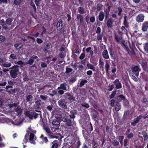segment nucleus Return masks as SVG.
Here are the masks:
<instances>
[{"instance_id":"nucleus-1","label":"nucleus","mask_w":148,"mask_h":148,"mask_svg":"<svg viewBox=\"0 0 148 148\" xmlns=\"http://www.w3.org/2000/svg\"><path fill=\"white\" fill-rule=\"evenodd\" d=\"M10 107H15V111L18 113V114L15 117L16 119L12 121L9 119H8L7 121V123L10 125L11 124L16 125H20L23 120V119L21 118V117L20 116V113L22 111L21 108L17 106L16 104L15 103L13 104L10 105Z\"/></svg>"},{"instance_id":"nucleus-2","label":"nucleus","mask_w":148,"mask_h":148,"mask_svg":"<svg viewBox=\"0 0 148 148\" xmlns=\"http://www.w3.org/2000/svg\"><path fill=\"white\" fill-rule=\"evenodd\" d=\"M10 69H13L10 71L11 75L13 78L16 77L17 75L19 73L18 66H13L12 68H10Z\"/></svg>"},{"instance_id":"nucleus-3","label":"nucleus","mask_w":148,"mask_h":148,"mask_svg":"<svg viewBox=\"0 0 148 148\" xmlns=\"http://www.w3.org/2000/svg\"><path fill=\"white\" fill-rule=\"evenodd\" d=\"M25 114V118L28 117L29 119H32L33 117L35 119H36L38 114L33 111H29L26 112Z\"/></svg>"},{"instance_id":"nucleus-4","label":"nucleus","mask_w":148,"mask_h":148,"mask_svg":"<svg viewBox=\"0 0 148 148\" xmlns=\"http://www.w3.org/2000/svg\"><path fill=\"white\" fill-rule=\"evenodd\" d=\"M144 16L143 14H140L138 15L136 17V20L137 22L141 23L143 22L144 20Z\"/></svg>"},{"instance_id":"nucleus-5","label":"nucleus","mask_w":148,"mask_h":148,"mask_svg":"<svg viewBox=\"0 0 148 148\" xmlns=\"http://www.w3.org/2000/svg\"><path fill=\"white\" fill-rule=\"evenodd\" d=\"M114 83L117 89H119L122 88V85L118 79H116L114 82Z\"/></svg>"},{"instance_id":"nucleus-6","label":"nucleus","mask_w":148,"mask_h":148,"mask_svg":"<svg viewBox=\"0 0 148 148\" xmlns=\"http://www.w3.org/2000/svg\"><path fill=\"white\" fill-rule=\"evenodd\" d=\"M132 69L133 72H138V73L136 74V75L137 77L138 76V72L140 71L139 67L137 66H135L132 67Z\"/></svg>"},{"instance_id":"nucleus-7","label":"nucleus","mask_w":148,"mask_h":148,"mask_svg":"<svg viewBox=\"0 0 148 148\" xmlns=\"http://www.w3.org/2000/svg\"><path fill=\"white\" fill-rule=\"evenodd\" d=\"M148 28V22H145L142 24V29L143 32L147 30Z\"/></svg>"},{"instance_id":"nucleus-8","label":"nucleus","mask_w":148,"mask_h":148,"mask_svg":"<svg viewBox=\"0 0 148 148\" xmlns=\"http://www.w3.org/2000/svg\"><path fill=\"white\" fill-rule=\"evenodd\" d=\"M58 103L59 106L61 108H63L65 109L66 108L67 106L64 103L62 100L59 101Z\"/></svg>"},{"instance_id":"nucleus-9","label":"nucleus","mask_w":148,"mask_h":148,"mask_svg":"<svg viewBox=\"0 0 148 148\" xmlns=\"http://www.w3.org/2000/svg\"><path fill=\"white\" fill-rule=\"evenodd\" d=\"M142 117V116L141 115H140L137 117L136 120H134V121L131 123L132 125L133 126H135L136 124L139 122V120Z\"/></svg>"},{"instance_id":"nucleus-10","label":"nucleus","mask_w":148,"mask_h":148,"mask_svg":"<svg viewBox=\"0 0 148 148\" xmlns=\"http://www.w3.org/2000/svg\"><path fill=\"white\" fill-rule=\"evenodd\" d=\"M102 55L103 57L106 59H108L109 58V56L108 55V52L107 50H104L102 52Z\"/></svg>"},{"instance_id":"nucleus-11","label":"nucleus","mask_w":148,"mask_h":148,"mask_svg":"<svg viewBox=\"0 0 148 148\" xmlns=\"http://www.w3.org/2000/svg\"><path fill=\"white\" fill-rule=\"evenodd\" d=\"M35 139L34 138V135L32 134H30L29 136V140L30 142L33 144L35 143V141H34Z\"/></svg>"},{"instance_id":"nucleus-12","label":"nucleus","mask_w":148,"mask_h":148,"mask_svg":"<svg viewBox=\"0 0 148 148\" xmlns=\"http://www.w3.org/2000/svg\"><path fill=\"white\" fill-rule=\"evenodd\" d=\"M104 14L103 12L101 11L100 12L99 16V19L101 21H102L104 18Z\"/></svg>"},{"instance_id":"nucleus-13","label":"nucleus","mask_w":148,"mask_h":148,"mask_svg":"<svg viewBox=\"0 0 148 148\" xmlns=\"http://www.w3.org/2000/svg\"><path fill=\"white\" fill-rule=\"evenodd\" d=\"M62 23L61 21H59L57 23L56 25L57 29L58 30H60L62 28Z\"/></svg>"},{"instance_id":"nucleus-14","label":"nucleus","mask_w":148,"mask_h":148,"mask_svg":"<svg viewBox=\"0 0 148 148\" xmlns=\"http://www.w3.org/2000/svg\"><path fill=\"white\" fill-rule=\"evenodd\" d=\"M87 66L88 69H91L95 71V67L92 64H88L87 65Z\"/></svg>"},{"instance_id":"nucleus-15","label":"nucleus","mask_w":148,"mask_h":148,"mask_svg":"<svg viewBox=\"0 0 148 148\" xmlns=\"http://www.w3.org/2000/svg\"><path fill=\"white\" fill-rule=\"evenodd\" d=\"M112 20L111 18L109 19L107 23V26L110 28L112 26Z\"/></svg>"},{"instance_id":"nucleus-16","label":"nucleus","mask_w":148,"mask_h":148,"mask_svg":"<svg viewBox=\"0 0 148 148\" xmlns=\"http://www.w3.org/2000/svg\"><path fill=\"white\" fill-rule=\"evenodd\" d=\"M66 84L65 83L61 84L60 86L58 87V89H62V90H65L66 89Z\"/></svg>"},{"instance_id":"nucleus-17","label":"nucleus","mask_w":148,"mask_h":148,"mask_svg":"<svg viewBox=\"0 0 148 148\" xmlns=\"http://www.w3.org/2000/svg\"><path fill=\"white\" fill-rule=\"evenodd\" d=\"M117 99H118L120 100H123L125 101V102H126V104L128 103V101L126 100H125L124 97L122 95H120L118 97Z\"/></svg>"},{"instance_id":"nucleus-18","label":"nucleus","mask_w":148,"mask_h":148,"mask_svg":"<svg viewBox=\"0 0 148 148\" xmlns=\"http://www.w3.org/2000/svg\"><path fill=\"white\" fill-rule=\"evenodd\" d=\"M52 124L57 126L59 127L60 125L59 122L56 119H54L52 121Z\"/></svg>"},{"instance_id":"nucleus-19","label":"nucleus","mask_w":148,"mask_h":148,"mask_svg":"<svg viewBox=\"0 0 148 148\" xmlns=\"http://www.w3.org/2000/svg\"><path fill=\"white\" fill-rule=\"evenodd\" d=\"M144 49L146 52L148 53V43L143 44Z\"/></svg>"},{"instance_id":"nucleus-20","label":"nucleus","mask_w":148,"mask_h":148,"mask_svg":"<svg viewBox=\"0 0 148 148\" xmlns=\"http://www.w3.org/2000/svg\"><path fill=\"white\" fill-rule=\"evenodd\" d=\"M11 66V63L8 62H6L5 63L4 62L3 64V66L6 67H9Z\"/></svg>"},{"instance_id":"nucleus-21","label":"nucleus","mask_w":148,"mask_h":148,"mask_svg":"<svg viewBox=\"0 0 148 148\" xmlns=\"http://www.w3.org/2000/svg\"><path fill=\"white\" fill-rule=\"evenodd\" d=\"M121 108L120 104L118 103H116V105L115 107V110L116 111H119Z\"/></svg>"},{"instance_id":"nucleus-22","label":"nucleus","mask_w":148,"mask_h":148,"mask_svg":"<svg viewBox=\"0 0 148 148\" xmlns=\"http://www.w3.org/2000/svg\"><path fill=\"white\" fill-rule=\"evenodd\" d=\"M86 51L87 53H89L91 55L93 54V52L91 50V48L90 47H89L86 49Z\"/></svg>"},{"instance_id":"nucleus-23","label":"nucleus","mask_w":148,"mask_h":148,"mask_svg":"<svg viewBox=\"0 0 148 148\" xmlns=\"http://www.w3.org/2000/svg\"><path fill=\"white\" fill-rule=\"evenodd\" d=\"M23 46L22 44H16L14 45V47L17 49H19L21 48Z\"/></svg>"},{"instance_id":"nucleus-24","label":"nucleus","mask_w":148,"mask_h":148,"mask_svg":"<svg viewBox=\"0 0 148 148\" xmlns=\"http://www.w3.org/2000/svg\"><path fill=\"white\" fill-rule=\"evenodd\" d=\"M17 64L21 65V66H24L27 64L26 62H23L21 61H19L18 62Z\"/></svg>"},{"instance_id":"nucleus-25","label":"nucleus","mask_w":148,"mask_h":148,"mask_svg":"<svg viewBox=\"0 0 148 148\" xmlns=\"http://www.w3.org/2000/svg\"><path fill=\"white\" fill-rule=\"evenodd\" d=\"M77 18L78 19L80 20V22H82L83 21V17L80 14H78L77 15Z\"/></svg>"},{"instance_id":"nucleus-26","label":"nucleus","mask_w":148,"mask_h":148,"mask_svg":"<svg viewBox=\"0 0 148 148\" xmlns=\"http://www.w3.org/2000/svg\"><path fill=\"white\" fill-rule=\"evenodd\" d=\"M103 7V5L101 4H98L97 5V9L98 10H101Z\"/></svg>"},{"instance_id":"nucleus-27","label":"nucleus","mask_w":148,"mask_h":148,"mask_svg":"<svg viewBox=\"0 0 148 148\" xmlns=\"http://www.w3.org/2000/svg\"><path fill=\"white\" fill-rule=\"evenodd\" d=\"M40 138L42 139V140L45 142L46 143L48 141L47 139V137H44L43 135H42L40 136Z\"/></svg>"},{"instance_id":"nucleus-28","label":"nucleus","mask_w":148,"mask_h":148,"mask_svg":"<svg viewBox=\"0 0 148 148\" xmlns=\"http://www.w3.org/2000/svg\"><path fill=\"white\" fill-rule=\"evenodd\" d=\"M87 82V81L86 80H82L80 84V86L82 87L84 85L85 83Z\"/></svg>"},{"instance_id":"nucleus-29","label":"nucleus","mask_w":148,"mask_h":148,"mask_svg":"<svg viewBox=\"0 0 148 148\" xmlns=\"http://www.w3.org/2000/svg\"><path fill=\"white\" fill-rule=\"evenodd\" d=\"M12 19L11 18H8L6 20V23L8 25H10L12 22Z\"/></svg>"},{"instance_id":"nucleus-30","label":"nucleus","mask_w":148,"mask_h":148,"mask_svg":"<svg viewBox=\"0 0 148 148\" xmlns=\"http://www.w3.org/2000/svg\"><path fill=\"white\" fill-rule=\"evenodd\" d=\"M110 67V66L108 63H106L105 65V68L106 69V71L107 72H108L109 70V69Z\"/></svg>"},{"instance_id":"nucleus-31","label":"nucleus","mask_w":148,"mask_h":148,"mask_svg":"<svg viewBox=\"0 0 148 148\" xmlns=\"http://www.w3.org/2000/svg\"><path fill=\"white\" fill-rule=\"evenodd\" d=\"M30 5L33 7V8L35 12L36 11V8L34 4V3L33 2L32 0H31V3H30Z\"/></svg>"},{"instance_id":"nucleus-32","label":"nucleus","mask_w":148,"mask_h":148,"mask_svg":"<svg viewBox=\"0 0 148 148\" xmlns=\"http://www.w3.org/2000/svg\"><path fill=\"white\" fill-rule=\"evenodd\" d=\"M34 62V60L31 58L29 60L28 62H26L27 64H29L30 65H31Z\"/></svg>"},{"instance_id":"nucleus-33","label":"nucleus","mask_w":148,"mask_h":148,"mask_svg":"<svg viewBox=\"0 0 148 148\" xmlns=\"http://www.w3.org/2000/svg\"><path fill=\"white\" fill-rule=\"evenodd\" d=\"M10 57V58H12V59H14L16 58L17 57L16 54H11Z\"/></svg>"},{"instance_id":"nucleus-34","label":"nucleus","mask_w":148,"mask_h":148,"mask_svg":"<svg viewBox=\"0 0 148 148\" xmlns=\"http://www.w3.org/2000/svg\"><path fill=\"white\" fill-rule=\"evenodd\" d=\"M140 63L141 64L143 67L145 66L146 65L147 62L145 60L140 61Z\"/></svg>"},{"instance_id":"nucleus-35","label":"nucleus","mask_w":148,"mask_h":148,"mask_svg":"<svg viewBox=\"0 0 148 148\" xmlns=\"http://www.w3.org/2000/svg\"><path fill=\"white\" fill-rule=\"evenodd\" d=\"M124 138L123 136H119V139L120 140V141L121 144L122 145L123 144V141Z\"/></svg>"},{"instance_id":"nucleus-36","label":"nucleus","mask_w":148,"mask_h":148,"mask_svg":"<svg viewBox=\"0 0 148 148\" xmlns=\"http://www.w3.org/2000/svg\"><path fill=\"white\" fill-rule=\"evenodd\" d=\"M28 137H27L26 135L25 136V138L23 143V145H24V144H25L27 142H28Z\"/></svg>"},{"instance_id":"nucleus-37","label":"nucleus","mask_w":148,"mask_h":148,"mask_svg":"<svg viewBox=\"0 0 148 148\" xmlns=\"http://www.w3.org/2000/svg\"><path fill=\"white\" fill-rule=\"evenodd\" d=\"M79 12L80 13H83L84 12V9L83 8L80 7L78 8Z\"/></svg>"},{"instance_id":"nucleus-38","label":"nucleus","mask_w":148,"mask_h":148,"mask_svg":"<svg viewBox=\"0 0 148 148\" xmlns=\"http://www.w3.org/2000/svg\"><path fill=\"white\" fill-rule=\"evenodd\" d=\"M21 0H15L14 1V3L16 5H18L21 3Z\"/></svg>"},{"instance_id":"nucleus-39","label":"nucleus","mask_w":148,"mask_h":148,"mask_svg":"<svg viewBox=\"0 0 148 148\" xmlns=\"http://www.w3.org/2000/svg\"><path fill=\"white\" fill-rule=\"evenodd\" d=\"M115 38L116 39V40L118 42H119L120 40L121 39L122 37H119L117 35H115Z\"/></svg>"},{"instance_id":"nucleus-40","label":"nucleus","mask_w":148,"mask_h":148,"mask_svg":"<svg viewBox=\"0 0 148 148\" xmlns=\"http://www.w3.org/2000/svg\"><path fill=\"white\" fill-rule=\"evenodd\" d=\"M58 146V144L55 143V142H53V145L52 146V148H57Z\"/></svg>"},{"instance_id":"nucleus-41","label":"nucleus","mask_w":148,"mask_h":148,"mask_svg":"<svg viewBox=\"0 0 148 148\" xmlns=\"http://www.w3.org/2000/svg\"><path fill=\"white\" fill-rule=\"evenodd\" d=\"M104 65V63L103 62L101 61V60H100L99 61V67L100 68H102L103 67V66Z\"/></svg>"},{"instance_id":"nucleus-42","label":"nucleus","mask_w":148,"mask_h":148,"mask_svg":"<svg viewBox=\"0 0 148 148\" xmlns=\"http://www.w3.org/2000/svg\"><path fill=\"white\" fill-rule=\"evenodd\" d=\"M44 129L47 133H50V129L49 127H44Z\"/></svg>"},{"instance_id":"nucleus-43","label":"nucleus","mask_w":148,"mask_h":148,"mask_svg":"<svg viewBox=\"0 0 148 148\" xmlns=\"http://www.w3.org/2000/svg\"><path fill=\"white\" fill-rule=\"evenodd\" d=\"M82 105L86 108H87L89 107V105L87 103H83L82 104Z\"/></svg>"},{"instance_id":"nucleus-44","label":"nucleus","mask_w":148,"mask_h":148,"mask_svg":"<svg viewBox=\"0 0 148 148\" xmlns=\"http://www.w3.org/2000/svg\"><path fill=\"white\" fill-rule=\"evenodd\" d=\"M32 98V97L31 95H29L26 97V100L27 101H30Z\"/></svg>"},{"instance_id":"nucleus-45","label":"nucleus","mask_w":148,"mask_h":148,"mask_svg":"<svg viewBox=\"0 0 148 148\" xmlns=\"http://www.w3.org/2000/svg\"><path fill=\"white\" fill-rule=\"evenodd\" d=\"M72 71V69L71 68H67L66 69V73H69L70 72Z\"/></svg>"},{"instance_id":"nucleus-46","label":"nucleus","mask_w":148,"mask_h":148,"mask_svg":"<svg viewBox=\"0 0 148 148\" xmlns=\"http://www.w3.org/2000/svg\"><path fill=\"white\" fill-rule=\"evenodd\" d=\"M5 37L3 36H0V41L3 42L5 40Z\"/></svg>"},{"instance_id":"nucleus-47","label":"nucleus","mask_w":148,"mask_h":148,"mask_svg":"<svg viewBox=\"0 0 148 148\" xmlns=\"http://www.w3.org/2000/svg\"><path fill=\"white\" fill-rule=\"evenodd\" d=\"M55 117L57 119H61L62 118V116L60 114H56Z\"/></svg>"},{"instance_id":"nucleus-48","label":"nucleus","mask_w":148,"mask_h":148,"mask_svg":"<svg viewBox=\"0 0 148 148\" xmlns=\"http://www.w3.org/2000/svg\"><path fill=\"white\" fill-rule=\"evenodd\" d=\"M59 90L58 91V92L60 95H62L64 93V91L62 89H59Z\"/></svg>"},{"instance_id":"nucleus-49","label":"nucleus","mask_w":148,"mask_h":148,"mask_svg":"<svg viewBox=\"0 0 148 148\" xmlns=\"http://www.w3.org/2000/svg\"><path fill=\"white\" fill-rule=\"evenodd\" d=\"M36 41L39 44L41 43L42 42V40L39 38H37V39Z\"/></svg>"},{"instance_id":"nucleus-50","label":"nucleus","mask_w":148,"mask_h":148,"mask_svg":"<svg viewBox=\"0 0 148 148\" xmlns=\"http://www.w3.org/2000/svg\"><path fill=\"white\" fill-rule=\"evenodd\" d=\"M85 57V54L84 53H82L79 57V58L81 59H83Z\"/></svg>"},{"instance_id":"nucleus-51","label":"nucleus","mask_w":148,"mask_h":148,"mask_svg":"<svg viewBox=\"0 0 148 148\" xmlns=\"http://www.w3.org/2000/svg\"><path fill=\"white\" fill-rule=\"evenodd\" d=\"M116 92H113L110 96V98L112 99L113 98L115 95L116 94Z\"/></svg>"},{"instance_id":"nucleus-52","label":"nucleus","mask_w":148,"mask_h":148,"mask_svg":"<svg viewBox=\"0 0 148 148\" xmlns=\"http://www.w3.org/2000/svg\"><path fill=\"white\" fill-rule=\"evenodd\" d=\"M4 62V60L0 58V65L3 66Z\"/></svg>"},{"instance_id":"nucleus-53","label":"nucleus","mask_w":148,"mask_h":148,"mask_svg":"<svg viewBox=\"0 0 148 148\" xmlns=\"http://www.w3.org/2000/svg\"><path fill=\"white\" fill-rule=\"evenodd\" d=\"M86 73L88 75H90L92 74V72L91 71L89 70Z\"/></svg>"},{"instance_id":"nucleus-54","label":"nucleus","mask_w":148,"mask_h":148,"mask_svg":"<svg viewBox=\"0 0 148 148\" xmlns=\"http://www.w3.org/2000/svg\"><path fill=\"white\" fill-rule=\"evenodd\" d=\"M40 1V0H35V2L36 6H38L39 4V2Z\"/></svg>"},{"instance_id":"nucleus-55","label":"nucleus","mask_w":148,"mask_h":148,"mask_svg":"<svg viewBox=\"0 0 148 148\" xmlns=\"http://www.w3.org/2000/svg\"><path fill=\"white\" fill-rule=\"evenodd\" d=\"M95 20L94 17H92L90 18V21L91 22H93Z\"/></svg>"},{"instance_id":"nucleus-56","label":"nucleus","mask_w":148,"mask_h":148,"mask_svg":"<svg viewBox=\"0 0 148 148\" xmlns=\"http://www.w3.org/2000/svg\"><path fill=\"white\" fill-rule=\"evenodd\" d=\"M114 100L112 99L111 101L110 104L112 106H114Z\"/></svg>"},{"instance_id":"nucleus-57","label":"nucleus","mask_w":148,"mask_h":148,"mask_svg":"<svg viewBox=\"0 0 148 148\" xmlns=\"http://www.w3.org/2000/svg\"><path fill=\"white\" fill-rule=\"evenodd\" d=\"M47 66L46 64L44 62H42L41 64V66L42 68L46 67Z\"/></svg>"},{"instance_id":"nucleus-58","label":"nucleus","mask_w":148,"mask_h":148,"mask_svg":"<svg viewBox=\"0 0 148 148\" xmlns=\"http://www.w3.org/2000/svg\"><path fill=\"white\" fill-rule=\"evenodd\" d=\"M133 136V134L132 133H130L127 136V138H130L132 137Z\"/></svg>"},{"instance_id":"nucleus-59","label":"nucleus","mask_w":148,"mask_h":148,"mask_svg":"<svg viewBox=\"0 0 148 148\" xmlns=\"http://www.w3.org/2000/svg\"><path fill=\"white\" fill-rule=\"evenodd\" d=\"M132 79H133L136 82L137 81V79L134 76L132 75Z\"/></svg>"},{"instance_id":"nucleus-60","label":"nucleus","mask_w":148,"mask_h":148,"mask_svg":"<svg viewBox=\"0 0 148 148\" xmlns=\"http://www.w3.org/2000/svg\"><path fill=\"white\" fill-rule=\"evenodd\" d=\"M42 30L43 31L41 34V35H42L43 34L45 33V32L46 31V29L44 27H42Z\"/></svg>"},{"instance_id":"nucleus-61","label":"nucleus","mask_w":148,"mask_h":148,"mask_svg":"<svg viewBox=\"0 0 148 148\" xmlns=\"http://www.w3.org/2000/svg\"><path fill=\"white\" fill-rule=\"evenodd\" d=\"M118 10H119L118 15H121V12L122 10V9L121 8H118Z\"/></svg>"},{"instance_id":"nucleus-62","label":"nucleus","mask_w":148,"mask_h":148,"mask_svg":"<svg viewBox=\"0 0 148 148\" xmlns=\"http://www.w3.org/2000/svg\"><path fill=\"white\" fill-rule=\"evenodd\" d=\"M127 140L126 139L124 140V146H127Z\"/></svg>"},{"instance_id":"nucleus-63","label":"nucleus","mask_w":148,"mask_h":148,"mask_svg":"<svg viewBox=\"0 0 148 148\" xmlns=\"http://www.w3.org/2000/svg\"><path fill=\"white\" fill-rule=\"evenodd\" d=\"M101 32V28L99 27H98L97 29L96 33H99Z\"/></svg>"},{"instance_id":"nucleus-64","label":"nucleus","mask_w":148,"mask_h":148,"mask_svg":"<svg viewBox=\"0 0 148 148\" xmlns=\"http://www.w3.org/2000/svg\"><path fill=\"white\" fill-rule=\"evenodd\" d=\"M97 38L98 40H101L102 39L101 35H99L98 36Z\"/></svg>"}]
</instances>
